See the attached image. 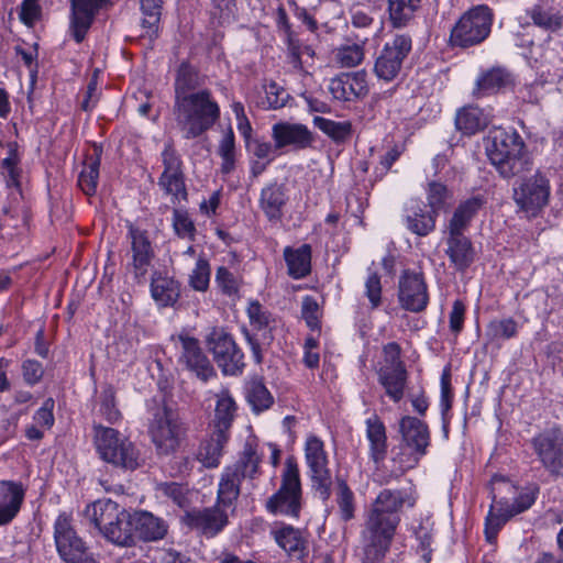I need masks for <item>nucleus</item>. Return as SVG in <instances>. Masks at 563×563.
I'll return each instance as SVG.
<instances>
[{
  "mask_svg": "<svg viewBox=\"0 0 563 563\" xmlns=\"http://www.w3.org/2000/svg\"><path fill=\"white\" fill-rule=\"evenodd\" d=\"M417 496L413 488L383 489L366 515L362 531V563H380L388 552L400 522L399 512L412 508Z\"/></svg>",
  "mask_w": 563,
  "mask_h": 563,
  "instance_id": "f257e3e1",
  "label": "nucleus"
},
{
  "mask_svg": "<svg viewBox=\"0 0 563 563\" xmlns=\"http://www.w3.org/2000/svg\"><path fill=\"white\" fill-rule=\"evenodd\" d=\"M484 144L488 159L501 177L512 178L532 169V157L516 130L495 128L489 131Z\"/></svg>",
  "mask_w": 563,
  "mask_h": 563,
  "instance_id": "f03ea898",
  "label": "nucleus"
},
{
  "mask_svg": "<svg viewBox=\"0 0 563 563\" xmlns=\"http://www.w3.org/2000/svg\"><path fill=\"white\" fill-rule=\"evenodd\" d=\"M174 114L185 139H196L208 131L220 118V108L211 91L201 89L175 100Z\"/></svg>",
  "mask_w": 563,
  "mask_h": 563,
  "instance_id": "7ed1b4c3",
  "label": "nucleus"
},
{
  "mask_svg": "<svg viewBox=\"0 0 563 563\" xmlns=\"http://www.w3.org/2000/svg\"><path fill=\"white\" fill-rule=\"evenodd\" d=\"M93 441L100 457L124 471L141 466V453L136 445L117 429L93 423Z\"/></svg>",
  "mask_w": 563,
  "mask_h": 563,
  "instance_id": "20e7f679",
  "label": "nucleus"
},
{
  "mask_svg": "<svg viewBox=\"0 0 563 563\" xmlns=\"http://www.w3.org/2000/svg\"><path fill=\"white\" fill-rule=\"evenodd\" d=\"M148 435L158 455H170L180 446L187 428L177 412L166 405L151 408Z\"/></svg>",
  "mask_w": 563,
  "mask_h": 563,
  "instance_id": "39448f33",
  "label": "nucleus"
},
{
  "mask_svg": "<svg viewBox=\"0 0 563 563\" xmlns=\"http://www.w3.org/2000/svg\"><path fill=\"white\" fill-rule=\"evenodd\" d=\"M265 508L274 516L299 518L302 509V489L298 465L294 459L286 460L279 488L268 497Z\"/></svg>",
  "mask_w": 563,
  "mask_h": 563,
  "instance_id": "423d86ee",
  "label": "nucleus"
},
{
  "mask_svg": "<svg viewBox=\"0 0 563 563\" xmlns=\"http://www.w3.org/2000/svg\"><path fill=\"white\" fill-rule=\"evenodd\" d=\"M261 456L255 446L245 443L239 460L230 466H227L221 475L218 488V505L229 507L238 499L240 486L244 478H253L258 472Z\"/></svg>",
  "mask_w": 563,
  "mask_h": 563,
  "instance_id": "0eeeda50",
  "label": "nucleus"
},
{
  "mask_svg": "<svg viewBox=\"0 0 563 563\" xmlns=\"http://www.w3.org/2000/svg\"><path fill=\"white\" fill-rule=\"evenodd\" d=\"M494 21L493 10L478 4L462 14L450 34L452 46L468 48L483 43L490 34Z\"/></svg>",
  "mask_w": 563,
  "mask_h": 563,
  "instance_id": "6e6552de",
  "label": "nucleus"
},
{
  "mask_svg": "<svg viewBox=\"0 0 563 563\" xmlns=\"http://www.w3.org/2000/svg\"><path fill=\"white\" fill-rule=\"evenodd\" d=\"M383 354L384 361L377 371L378 383L394 402H399L405 395L408 380V373L400 357V345L389 342L384 345Z\"/></svg>",
  "mask_w": 563,
  "mask_h": 563,
  "instance_id": "1a4fd4ad",
  "label": "nucleus"
},
{
  "mask_svg": "<svg viewBox=\"0 0 563 563\" xmlns=\"http://www.w3.org/2000/svg\"><path fill=\"white\" fill-rule=\"evenodd\" d=\"M207 344L224 375L235 376L243 372L244 354L224 329H212L207 336Z\"/></svg>",
  "mask_w": 563,
  "mask_h": 563,
  "instance_id": "9d476101",
  "label": "nucleus"
},
{
  "mask_svg": "<svg viewBox=\"0 0 563 563\" xmlns=\"http://www.w3.org/2000/svg\"><path fill=\"white\" fill-rule=\"evenodd\" d=\"M550 181L541 173L522 178L514 187V200L517 207L530 217H536L549 202Z\"/></svg>",
  "mask_w": 563,
  "mask_h": 563,
  "instance_id": "9b49d317",
  "label": "nucleus"
},
{
  "mask_svg": "<svg viewBox=\"0 0 563 563\" xmlns=\"http://www.w3.org/2000/svg\"><path fill=\"white\" fill-rule=\"evenodd\" d=\"M54 539L59 556L67 563H95L86 543L70 525L66 515H59L54 525Z\"/></svg>",
  "mask_w": 563,
  "mask_h": 563,
  "instance_id": "f8f14e48",
  "label": "nucleus"
},
{
  "mask_svg": "<svg viewBox=\"0 0 563 563\" xmlns=\"http://www.w3.org/2000/svg\"><path fill=\"white\" fill-rule=\"evenodd\" d=\"M411 51V38L407 35H396L391 42H387L374 65V71L379 79L391 81L395 79L405 58Z\"/></svg>",
  "mask_w": 563,
  "mask_h": 563,
  "instance_id": "ddd939ff",
  "label": "nucleus"
},
{
  "mask_svg": "<svg viewBox=\"0 0 563 563\" xmlns=\"http://www.w3.org/2000/svg\"><path fill=\"white\" fill-rule=\"evenodd\" d=\"M503 490L515 493L516 487L505 477L495 475L492 479L493 505L485 521V537L489 543L496 541L500 528L514 517L509 510L508 500L503 497L497 499L498 494Z\"/></svg>",
  "mask_w": 563,
  "mask_h": 563,
  "instance_id": "4468645a",
  "label": "nucleus"
},
{
  "mask_svg": "<svg viewBox=\"0 0 563 563\" xmlns=\"http://www.w3.org/2000/svg\"><path fill=\"white\" fill-rule=\"evenodd\" d=\"M532 446L543 467L551 475H563V431L558 428L539 433Z\"/></svg>",
  "mask_w": 563,
  "mask_h": 563,
  "instance_id": "2eb2a0df",
  "label": "nucleus"
},
{
  "mask_svg": "<svg viewBox=\"0 0 563 563\" xmlns=\"http://www.w3.org/2000/svg\"><path fill=\"white\" fill-rule=\"evenodd\" d=\"M164 170L158 178L159 187L172 196V202L175 203L187 199V189L185 185V175L183 172V162L174 146L168 143L162 152Z\"/></svg>",
  "mask_w": 563,
  "mask_h": 563,
  "instance_id": "dca6fc26",
  "label": "nucleus"
},
{
  "mask_svg": "<svg viewBox=\"0 0 563 563\" xmlns=\"http://www.w3.org/2000/svg\"><path fill=\"white\" fill-rule=\"evenodd\" d=\"M306 460L311 471L313 488L322 500L330 497L331 475L327 467L328 460L323 442L317 437L308 438L306 442Z\"/></svg>",
  "mask_w": 563,
  "mask_h": 563,
  "instance_id": "f3484780",
  "label": "nucleus"
},
{
  "mask_svg": "<svg viewBox=\"0 0 563 563\" xmlns=\"http://www.w3.org/2000/svg\"><path fill=\"white\" fill-rule=\"evenodd\" d=\"M247 314L251 320V325L254 328V332L250 333L245 331V338L251 346L254 361L261 364L263 361V346H268L274 340L271 325L274 320L257 301L250 303Z\"/></svg>",
  "mask_w": 563,
  "mask_h": 563,
  "instance_id": "a211bd4d",
  "label": "nucleus"
},
{
  "mask_svg": "<svg viewBox=\"0 0 563 563\" xmlns=\"http://www.w3.org/2000/svg\"><path fill=\"white\" fill-rule=\"evenodd\" d=\"M398 297L404 309L411 312L423 311L429 296L422 274L405 271L399 279Z\"/></svg>",
  "mask_w": 563,
  "mask_h": 563,
  "instance_id": "6ab92c4d",
  "label": "nucleus"
},
{
  "mask_svg": "<svg viewBox=\"0 0 563 563\" xmlns=\"http://www.w3.org/2000/svg\"><path fill=\"white\" fill-rule=\"evenodd\" d=\"M178 341L181 349L179 362L184 364L186 368L195 373L196 376L203 382H207L210 377L216 375L212 364L202 351L197 339L187 334H179Z\"/></svg>",
  "mask_w": 563,
  "mask_h": 563,
  "instance_id": "aec40b11",
  "label": "nucleus"
},
{
  "mask_svg": "<svg viewBox=\"0 0 563 563\" xmlns=\"http://www.w3.org/2000/svg\"><path fill=\"white\" fill-rule=\"evenodd\" d=\"M365 70L343 73L331 79L329 90L340 101H353L368 93Z\"/></svg>",
  "mask_w": 563,
  "mask_h": 563,
  "instance_id": "412c9836",
  "label": "nucleus"
},
{
  "mask_svg": "<svg viewBox=\"0 0 563 563\" xmlns=\"http://www.w3.org/2000/svg\"><path fill=\"white\" fill-rule=\"evenodd\" d=\"M275 148L292 146L295 150L310 147L314 141L312 132L303 124L278 122L272 128Z\"/></svg>",
  "mask_w": 563,
  "mask_h": 563,
  "instance_id": "4be33fe9",
  "label": "nucleus"
},
{
  "mask_svg": "<svg viewBox=\"0 0 563 563\" xmlns=\"http://www.w3.org/2000/svg\"><path fill=\"white\" fill-rule=\"evenodd\" d=\"M129 235L131 239L133 274L135 279L142 282L148 273L154 257V250L145 231L130 225Z\"/></svg>",
  "mask_w": 563,
  "mask_h": 563,
  "instance_id": "5701e85b",
  "label": "nucleus"
},
{
  "mask_svg": "<svg viewBox=\"0 0 563 563\" xmlns=\"http://www.w3.org/2000/svg\"><path fill=\"white\" fill-rule=\"evenodd\" d=\"M107 0H70V30L77 43L84 41L95 15Z\"/></svg>",
  "mask_w": 563,
  "mask_h": 563,
  "instance_id": "b1692460",
  "label": "nucleus"
},
{
  "mask_svg": "<svg viewBox=\"0 0 563 563\" xmlns=\"http://www.w3.org/2000/svg\"><path fill=\"white\" fill-rule=\"evenodd\" d=\"M399 432L401 434V444L406 449L417 451V454H427L430 445V431L422 420L405 416L399 421Z\"/></svg>",
  "mask_w": 563,
  "mask_h": 563,
  "instance_id": "393cba45",
  "label": "nucleus"
},
{
  "mask_svg": "<svg viewBox=\"0 0 563 563\" xmlns=\"http://www.w3.org/2000/svg\"><path fill=\"white\" fill-rule=\"evenodd\" d=\"M219 506L217 504L214 507L187 512L185 517L186 523L201 531L207 537H214L228 523V516Z\"/></svg>",
  "mask_w": 563,
  "mask_h": 563,
  "instance_id": "a878e982",
  "label": "nucleus"
},
{
  "mask_svg": "<svg viewBox=\"0 0 563 563\" xmlns=\"http://www.w3.org/2000/svg\"><path fill=\"white\" fill-rule=\"evenodd\" d=\"M514 75L507 68L495 66L483 70L478 75L473 89V96L482 98L484 96L495 95L514 86Z\"/></svg>",
  "mask_w": 563,
  "mask_h": 563,
  "instance_id": "bb28decb",
  "label": "nucleus"
},
{
  "mask_svg": "<svg viewBox=\"0 0 563 563\" xmlns=\"http://www.w3.org/2000/svg\"><path fill=\"white\" fill-rule=\"evenodd\" d=\"M271 534L289 556L302 560L308 554V542L300 529L280 523L272 529Z\"/></svg>",
  "mask_w": 563,
  "mask_h": 563,
  "instance_id": "cd10ccee",
  "label": "nucleus"
},
{
  "mask_svg": "<svg viewBox=\"0 0 563 563\" xmlns=\"http://www.w3.org/2000/svg\"><path fill=\"white\" fill-rule=\"evenodd\" d=\"M288 200L285 185L271 183L260 196V208L271 222H279L284 216V207Z\"/></svg>",
  "mask_w": 563,
  "mask_h": 563,
  "instance_id": "c85d7f7f",
  "label": "nucleus"
},
{
  "mask_svg": "<svg viewBox=\"0 0 563 563\" xmlns=\"http://www.w3.org/2000/svg\"><path fill=\"white\" fill-rule=\"evenodd\" d=\"M132 522L134 543L136 540L156 541L163 539L167 532L165 522L148 511H134Z\"/></svg>",
  "mask_w": 563,
  "mask_h": 563,
  "instance_id": "c756f323",
  "label": "nucleus"
},
{
  "mask_svg": "<svg viewBox=\"0 0 563 563\" xmlns=\"http://www.w3.org/2000/svg\"><path fill=\"white\" fill-rule=\"evenodd\" d=\"M24 499V489L21 483L0 481V526L7 525L19 512Z\"/></svg>",
  "mask_w": 563,
  "mask_h": 563,
  "instance_id": "7c9ffc66",
  "label": "nucleus"
},
{
  "mask_svg": "<svg viewBox=\"0 0 563 563\" xmlns=\"http://www.w3.org/2000/svg\"><path fill=\"white\" fill-rule=\"evenodd\" d=\"M124 508L111 499H99L88 505L84 511L85 518L102 534L106 528L118 520Z\"/></svg>",
  "mask_w": 563,
  "mask_h": 563,
  "instance_id": "2f4dec72",
  "label": "nucleus"
},
{
  "mask_svg": "<svg viewBox=\"0 0 563 563\" xmlns=\"http://www.w3.org/2000/svg\"><path fill=\"white\" fill-rule=\"evenodd\" d=\"M445 254L451 264L460 272L467 269L475 257L471 240L464 234L456 233H448Z\"/></svg>",
  "mask_w": 563,
  "mask_h": 563,
  "instance_id": "473e14b6",
  "label": "nucleus"
},
{
  "mask_svg": "<svg viewBox=\"0 0 563 563\" xmlns=\"http://www.w3.org/2000/svg\"><path fill=\"white\" fill-rule=\"evenodd\" d=\"M151 295L158 307H173L180 297V284L174 277L155 272L151 280Z\"/></svg>",
  "mask_w": 563,
  "mask_h": 563,
  "instance_id": "72a5a7b5",
  "label": "nucleus"
},
{
  "mask_svg": "<svg viewBox=\"0 0 563 563\" xmlns=\"http://www.w3.org/2000/svg\"><path fill=\"white\" fill-rule=\"evenodd\" d=\"M366 438L369 442V455L375 463L385 460L387 454V435L384 422L377 415H373L365 421Z\"/></svg>",
  "mask_w": 563,
  "mask_h": 563,
  "instance_id": "f704fd0d",
  "label": "nucleus"
},
{
  "mask_svg": "<svg viewBox=\"0 0 563 563\" xmlns=\"http://www.w3.org/2000/svg\"><path fill=\"white\" fill-rule=\"evenodd\" d=\"M554 2L555 0H540L529 11L533 23L549 32L559 31L563 24V14L553 7Z\"/></svg>",
  "mask_w": 563,
  "mask_h": 563,
  "instance_id": "c9c22d12",
  "label": "nucleus"
},
{
  "mask_svg": "<svg viewBox=\"0 0 563 563\" xmlns=\"http://www.w3.org/2000/svg\"><path fill=\"white\" fill-rule=\"evenodd\" d=\"M216 408L213 417L214 431L229 434L236 412V404L228 389L216 394Z\"/></svg>",
  "mask_w": 563,
  "mask_h": 563,
  "instance_id": "e433bc0d",
  "label": "nucleus"
},
{
  "mask_svg": "<svg viewBox=\"0 0 563 563\" xmlns=\"http://www.w3.org/2000/svg\"><path fill=\"white\" fill-rule=\"evenodd\" d=\"M206 77L188 63H181L175 78V100L195 93L205 85Z\"/></svg>",
  "mask_w": 563,
  "mask_h": 563,
  "instance_id": "4c0bfd02",
  "label": "nucleus"
},
{
  "mask_svg": "<svg viewBox=\"0 0 563 563\" xmlns=\"http://www.w3.org/2000/svg\"><path fill=\"white\" fill-rule=\"evenodd\" d=\"M484 200L481 197H472L461 202L448 224V233L464 234L472 219L483 207Z\"/></svg>",
  "mask_w": 563,
  "mask_h": 563,
  "instance_id": "58836bf2",
  "label": "nucleus"
},
{
  "mask_svg": "<svg viewBox=\"0 0 563 563\" xmlns=\"http://www.w3.org/2000/svg\"><path fill=\"white\" fill-rule=\"evenodd\" d=\"M228 440L229 434L222 433L221 430L220 432L213 430L210 438L201 442L197 452V460L201 462L205 467H217L220 463L222 449Z\"/></svg>",
  "mask_w": 563,
  "mask_h": 563,
  "instance_id": "ea45409f",
  "label": "nucleus"
},
{
  "mask_svg": "<svg viewBox=\"0 0 563 563\" xmlns=\"http://www.w3.org/2000/svg\"><path fill=\"white\" fill-rule=\"evenodd\" d=\"M132 514L125 509L120 514L118 520L106 528L102 536L110 542L121 545L131 547L134 545L133 526H132Z\"/></svg>",
  "mask_w": 563,
  "mask_h": 563,
  "instance_id": "a19ab883",
  "label": "nucleus"
},
{
  "mask_svg": "<svg viewBox=\"0 0 563 563\" xmlns=\"http://www.w3.org/2000/svg\"><path fill=\"white\" fill-rule=\"evenodd\" d=\"M285 261L288 267V274L296 279L302 278L310 273L311 269V247L303 244L292 250L286 247L284 252Z\"/></svg>",
  "mask_w": 563,
  "mask_h": 563,
  "instance_id": "79ce46f5",
  "label": "nucleus"
},
{
  "mask_svg": "<svg viewBox=\"0 0 563 563\" xmlns=\"http://www.w3.org/2000/svg\"><path fill=\"white\" fill-rule=\"evenodd\" d=\"M488 117L478 107H464L455 117V126L466 135H473L488 125Z\"/></svg>",
  "mask_w": 563,
  "mask_h": 563,
  "instance_id": "37998d69",
  "label": "nucleus"
},
{
  "mask_svg": "<svg viewBox=\"0 0 563 563\" xmlns=\"http://www.w3.org/2000/svg\"><path fill=\"white\" fill-rule=\"evenodd\" d=\"M245 397L253 411L257 413L267 410L274 404V397L258 377L246 383Z\"/></svg>",
  "mask_w": 563,
  "mask_h": 563,
  "instance_id": "c03bdc74",
  "label": "nucleus"
},
{
  "mask_svg": "<svg viewBox=\"0 0 563 563\" xmlns=\"http://www.w3.org/2000/svg\"><path fill=\"white\" fill-rule=\"evenodd\" d=\"M437 217L431 210L415 208L406 217L407 228L419 236H427L435 229Z\"/></svg>",
  "mask_w": 563,
  "mask_h": 563,
  "instance_id": "a18cd8bd",
  "label": "nucleus"
},
{
  "mask_svg": "<svg viewBox=\"0 0 563 563\" xmlns=\"http://www.w3.org/2000/svg\"><path fill=\"white\" fill-rule=\"evenodd\" d=\"M313 124L335 143H344L352 136L350 121H333L323 117H314Z\"/></svg>",
  "mask_w": 563,
  "mask_h": 563,
  "instance_id": "49530a36",
  "label": "nucleus"
},
{
  "mask_svg": "<svg viewBox=\"0 0 563 563\" xmlns=\"http://www.w3.org/2000/svg\"><path fill=\"white\" fill-rule=\"evenodd\" d=\"M140 2L144 15L142 26L151 38L156 37L164 0H140Z\"/></svg>",
  "mask_w": 563,
  "mask_h": 563,
  "instance_id": "de8ad7c7",
  "label": "nucleus"
},
{
  "mask_svg": "<svg viewBox=\"0 0 563 563\" xmlns=\"http://www.w3.org/2000/svg\"><path fill=\"white\" fill-rule=\"evenodd\" d=\"M421 0H389V16L396 27H401L412 18Z\"/></svg>",
  "mask_w": 563,
  "mask_h": 563,
  "instance_id": "09e8293b",
  "label": "nucleus"
},
{
  "mask_svg": "<svg viewBox=\"0 0 563 563\" xmlns=\"http://www.w3.org/2000/svg\"><path fill=\"white\" fill-rule=\"evenodd\" d=\"M98 415L109 423H115L122 418L117 408L115 389L111 385H106L100 393Z\"/></svg>",
  "mask_w": 563,
  "mask_h": 563,
  "instance_id": "8fccbe9b",
  "label": "nucleus"
},
{
  "mask_svg": "<svg viewBox=\"0 0 563 563\" xmlns=\"http://www.w3.org/2000/svg\"><path fill=\"white\" fill-rule=\"evenodd\" d=\"M99 166L100 159L98 157L90 159L84 165V168L78 176V186L87 196H93L97 191Z\"/></svg>",
  "mask_w": 563,
  "mask_h": 563,
  "instance_id": "3c124183",
  "label": "nucleus"
},
{
  "mask_svg": "<svg viewBox=\"0 0 563 563\" xmlns=\"http://www.w3.org/2000/svg\"><path fill=\"white\" fill-rule=\"evenodd\" d=\"M266 98L262 101V108L269 110L280 109L286 106L290 99V95L284 87L278 85L276 81H269L263 86Z\"/></svg>",
  "mask_w": 563,
  "mask_h": 563,
  "instance_id": "603ef678",
  "label": "nucleus"
},
{
  "mask_svg": "<svg viewBox=\"0 0 563 563\" xmlns=\"http://www.w3.org/2000/svg\"><path fill=\"white\" fill-rule=\"evenodd\" d=\"M336 504L342 520L349 521L354 517V495L344 481H340L338 484Z\"/></svg>",
  "mask_w": 563,
  "mask_h": 563,
  "instance_id": "864d4df0",
  "label": "nucleus"
},
{
  "mask_svg": "<svg viewBox=\"0 0 563 563\" xmlns=\"http://www.w3.org/2000/svg\"><path fill=\"white\" fill-rule=\"evenodd\" d=\"M518 324L512 318L495 319L487 325V334L492 339L508 340L517 334Z\"/></svg>",
  "mask_w": 563,
  "mask_h": 563,
  "instance_id": "5fc2aeb1",
  "label": "nucleus"
},
{
  "mask_svg": "<svg viewBox=\"0 0 563 563\" xmlns=\"http://www.w3.org/2000/svg\"><path fill=\"white\" fill-rule=\"evenodd\" d=\"M336 62L342 67H354L364 58V49L360 44L341 46L335 54Z\"/></svg>",
  "mask_w": 563,
  "mask_h": 563,
  "instance_id": "6e6d98bb",
  "label": "nucleus"
},
{
  "mask_svg": "<svg viewBox=\"0 0 563 563\" xmlns=\"http://www.w3.org/2000/svg\"><path fill=\"white\" fill-rule=\"evenodd\" d=\"M450 197V191L445 185L439 181L429 183L427 199L431 211L439 213Z\"/></svg>",
  "mask_w": 563,
  "mask_h": 563,
  "instance_id": "4d7b16f0",
  "label": "nucleus"
},
{
  "mask_svg": "<svg viewBox=\"0 0 563 563\" xmlns=\"http://www.w3.org/2000/svg\"><path fill=\"white\" fill-rule=\"evenodd\" d=\"M210 280V265L205 258H199L189 276V285L197 291H206Z\"/></svg>",
  "mask_w": 563,
  "mask_h": 563,
  "instance_id": "13d9d810",
  "label": "nucleus"
},
{
  "mask_svg": "<svg viewBox=\"0 0 563 563\" xmlns=\"http://www.w3.org/2000/svg\"><path fill=\"white\" fill-rule=\"evenodd\" d=\"M288 53H289V63L294 68L298 70H302V55H307L310 58L314 57V49L305 45L301 46L298 40H295L290 34L288 35Z\"/></svg>",
  "mask_w": 563,
  "mask_h": 563,
  "instance_id": "bf43d9fd",
  "label": "nucleus"
},
{
  "mask_svg": "<svg viewBox=\"0 0 563 563\" xmlns=\"http://www.w3.org/2000/svg\"><path fill=\"white\" fill-rule=\"evenodd\" d=\"M399 449L400 451L393 457V462L398 464L397 475L416 467L421 457L424 456V454H417L415 450L406 449L404 444H400Z\"/></svg>",
  "mask_w": 563,
  "mask_h": 563,
  "instance_id": "052dcab7",
  "label": "nucleus"
},
{
  "mask_svg": "<svg viewBox=\"0 0 563 563\" xmlns=\"http://www.w3.org/2000/svg\"><path fill=\"white\" fill-rule=\"evenodd\" d=\"M173 227L178 236L194 239L196 229L187 211L174 210Z\"/></svg>",
  "mask_w": 563,
  "mask_h": 563,
  "instance_id": "680f3d73",
  "label": "nucleus"
},
{
  "mask_svg": "<svg viewBox=\"0 0 563 563\" xmlns=\"http://www.w3.org/2000/svg\"><path fill=\"white\" fill-rule=\"evenodd\" d=\"M365 295L371 302V308L376 309L382 303V284L377 273L368 275L365 283Z\"/></svg>",
  "mask_w": 563,
  "mask_h": 563,
  "instance_id": "e2e57ef3",
  "label": "nucleus"
},
{
  "mask_svg": "<svg viewBox=\"0 0 563 563\" xmlns=\"http://www.w3.org/2000/svg\"><path fill=\"white\" fill-rule=\"evenodd\" d=\"M319 305L317 300L311 296H306L301 303V316L305 319L307 325L311 329L319 328L318 317Z\"/></svg>",
  "mask_w": 563,
  "mask_h": 563,
  "instance_id": "0e129e2a",
  "label": "nucleus"
},
{
  "mask_svg": "<svg viewBox=\"0 0 563 563\" xmlns=\"http://www.w3.org/2000/svg\"><path fill=\"white\" fill-rule=\"evenodd\" d=\"M23 378L29 385L37 384L44 374L43 366L35 360H26L22 364Z\"/></svg>",
  "mask_w": 563,
  "mask_h": 563,
  "instance_id": "69168bd1",
  "label": "nucleus"
},
{
  "mask_svg": "<svg viewBox=\"0 0 563 563\" xmlns=\"http://www.w3.org/2000/svg\"><path fill=\"white\" fill-rule=\"evenodd\" d=\"M416 539L419 541L418 551L421 554V558L424 562L429 563L431 561V540L432 536L428 528L420 526L416 531Z\"/></svg>",
  "mask_w": 563,
  "mask_h": 563,
  "instance_id": "338daca9",
  "label": "nucleus"
},
{
  "mask_svg": "<svg viewBox=\"0 0 563 563\" xmlns=\"http://www.w3.org/2000/svg\"><path fill=\"white\" fill-rule=\"evenodd\" d=\"M54 400L47 398L42 407L34 413V420L37 424L49 429L54 424Z\"/></svg>",
  "mask_w": 563,
  "mask_h": 563,
  "instance_id": "774afa93",
  "label": "nucleus"
}]
</instances>
